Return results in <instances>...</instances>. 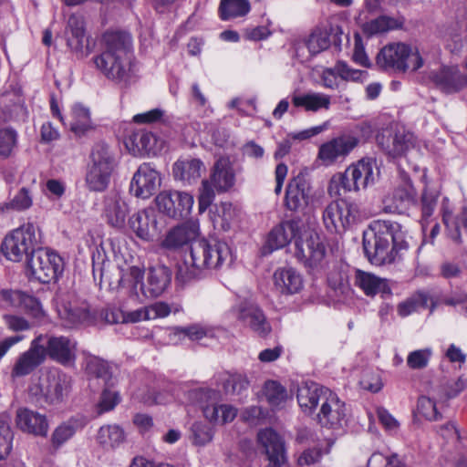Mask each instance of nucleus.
I'll list each match as a JSON object with an SVG mask.
<instances>
[{"label": "nucleus", "mask_w": 467, "mask_h": 467, "mask_svg": "<svg viewBox=\"0 0 467 467\" xmlns=\"http://www.w3.org/2000/svg\"><path fill=\"white\" fill-rule=\"evenodd\" d=\"M302 222L298 219L284 221L275 226L268 234L265 249L271 253L286 246L295 241V256L309 273L319 272L326 256L325 244L317 233L301 234Z\"/></svg>", "instance_id": "nucleus-1"}, {"label": "nucleus", "mask_w": 467, "mask_h": 467, "mask_svg": "<svg viewBox=\"0 0 467 467\" xmlns=\"http://www.w3.org/2000/svg\"><path fill=\"white\" fill-rule=\"evenodd\" d=\"M363 249L372 265L392 264L409 249L406 232L397 222L373 221L363 234Z\"/></svg>", "instance_id": "nucleus-2"}, {"label": "nucleus", "mask_w": 467, "mask_h": 467, "mask_svg": "<svg viewBox=\"0 0 467 467\" xmlns=\"http://www.w3.org/2000/svg\"><path fill=\"white\" fill-rule=\"evenodd\" d=\"M297 402L302 410L312 414L320 405L317 420L321 427L337 430L348 421L346 404L329 389L315 382L303 383L297 389Z\"/></svg>", "instance_id": "nucleus-3"}, {"label": "nucleus", "mask_w": 467, "mask_h": 467, "mask_svg": "<svg viewBox=\"0 0 467 467\" xmlns=\"http://www.w3.org/2000/svg\"><path fill=\"white\" fill-rule=\"evenodd\" d=\"M41 234L37 225L33 223H24L8 234L1 245L3 254L10 261L21 262L37 250L41 245Z\"/></svg>", "instance_id": "nucleus-4"}, {"label": "nucleus", "mask_w": 467, "mask_h": 467, "mask_svg": "<svg viewBox=\"0 0 467 467\" xmlns=\"http://www.w3.org/2000/svg\"><path fill=\"white\" fill-rule=\"evenodd\" d=\"M115 160L105 143L96 144L90 154V162L87 167L85 183L91 192L105 191L110 182Z\"/></svg>", "instance_id": "nucleus-5"}, {"label": "nucleus", "mask_w": 467, "mask_h": 467, "mask_svg": "<svg viewBox=\"0 0 467 467\" xmlns=\"http://www.w3.org/2000/svg\"><path fill=\"white\" fill-rule=\"evenodd\" d=\"M376 64L384 70L405 72L408 69H419L423 61L416 48L404 43H391L380 49L376 57Z\"/></svg>", "instance_id": "nucleus-6"}, {"label": "nucleus", "mask_w": 467, "mask_h": 467, "mask_svg": "<svg viewBox=\"0 0 467 467\" xmlns=\"http://www.w3.org/2000/svg\"><path fill=\"white\" fill-rule=\"evenodd\" d=\"M26 269L30 275L43 284L56 281L64 269L63 259L41 245L28 257Z\"/></svg>", "instance_id": "nucleus-7"}, {"label": "nucleus", "mask_w": 467, "mask_h": 467, "mask_svg": "<svg viewBox=\"0 0 467 467\" xmlns=\"http://www.w3.org/2000/svg\"><path fill=\"white\" fill-rule=\"evenodd\" d=\"M209 240L199 239L192 244L182 265L178 266L176 278L183 283L198 279L209 271Z\"/></svg>", "instance_id": "nucleus-8"}, {"label": "nucleus", "mask_w": 467, "mask_h": 467, "mask_svg": "<svg viewBox=\"0 0 467 467\" xmlns=\"http://www.w3.org/2000/svg\"><path fill=\"white\" fill-rule=\"evenodd\" d=\"M93 61L101 74L121 88H128L136 81L131 57L100 54L94 57Z\"/></svg>", "instance_id": "nucleus-9"}, {"label": "nucleus", "mask_w": 467, "mask_h": 467, "mask_svg": "<svg viewBox=\"0 0 467 467\" xmlns=\"http://www.w3.org/2000/svg\"><path fill=\"white\" fill-rule=\"evenodd\" d=\"M360 219L358 205L343 199L331 202L323 212V222L330 233H342Z\"/></svg>", "instance_id": "nucleus-10"}, {"label": "nucleus", "mask_w": 467, "mask_h": 467, "mask_svg": "<svg viewBox=\"0 0 467 467\" xmlns=\"http://www.w3.org/2000/svg\"><path fill=\"white\" fill-rule=\"evenodd\" d=\"M39 344L43 346L45 359L48 357L52 360L67 366L75 362L77 358V342L65 336H52L41 334L36 337Z\"/></svg>", "instance_id": "nucleus-11"}, {"label": "nucleus", "mask_w": 467, "mask_h": 467, "mask_svg": "<svg viewBox=\"0 0 467 467\" xmlns=\"http://www.w3.org/2000/svg\"><path fill=\"white\" fill-rule=\"evenodd\" d=\"M70 387V376L60 370H53L40 380L34 393H39L47 404H58L67 396Z\"/></svg>", "instance_id": "nucleus-12"}, {"label": "nucleus", "mask_w": 467, "mask_h": 467, "mask_svg": "<svg viewBox=\"0 0 467 467\" xmlns=\"http://www.w3.org/2000/svg\"><path fill=\"white\" fill-rule=\"evenodd\" d=\"M155 202L160 212L171 218L180 219L190 214L193 197L184 192L165 191L157 195Z\"/></svg>", "instance_id": "nucleus-13"}, {"label": "nucleus", "mask_w": 467, "mask_h": 467, "mask_svg": "<svg viewBox=\"0 0 467 467\" xmlns=\"http://www.w3.org/2000/svg\"><path fill=\"white\" fill-rule=\"evenodd\" d=\"M129 225L139 238L151 241L161 234L165 223L153 209H145L134 213L129 219Z\"/></svg>", "instance_id": "nucleus-14"}, {"label": "nucleus", "mask_w": 467, "mask_h": 467, "mask_svg": "<svg viewBox=\"0 0 467 467\" xmlns=\"http://www.w3.org/2000/svg\"><path fill=\"white\" fill-rule=\"evenodd\" d=\"M377 145L389 158L402 157L413 146L412 135L404 130L382 129L376 135Z\"/></svg>", "instance_id": "nucleus-15"}, {"label": "nucleus", "mask_w": 467, "mask_h": 467, "mask_svg": "<svg viewBox=\"0 0 467 467\" xmlns=\"http://www.w3.org/2000/svg\"><path fill=\"white\" fill-rule=\"evenodd\" d=\"M358 144V139L350 133H342L323 143L318 150V159L323 164L328 166L338 159L345 158Z\"/></svg>", "instance_id": "nucleus-16"}, {"label": "nucleus", "mask_w": 467, "mask_h": 467, "mask_svg": "<svg viewBox=\"0 0 467 467\" xmlns=\"http://www.w3.org/2000/svg\"><path fill=\"white\" fill-rule=\"evenodd\" d=\"M311 190L310 182L303 172L291 178L285 189L286 208L294 212L304 211L309 204Z\"/></svg>", "instance_id": "nucleus-17"}, {"label": "nucleus", "mask_w": 467, "mask_h": 467, "mask_svg": "<svg viewBox=\"0 0 467 467\" xmlns=\"http://www.w3.org/2000/svg\"><path fill=\"white\" fill-rule=\"evenodd\" d=\"M236 318L249 327L259 336L265 337L271 331L263 310L254 302L244 300L232 308Z\"/></svg>", "instance_id": "nucleus-18"}, {"label": "nucleus", "mask_w": 467, "mask_h": 467, "mask_svg": "<svg viewBox=\"0 0 467 467\" xmlns=\"http://www.w3.org/2000/svg\"><path fill=\"white\" fill-rule=\"evenodd\" d=\"M257 441L268 460L265 467H283L286 463L285 442L276 431L271 428L261 430Z\"/></svg>", "instance_id": "nucleus-19"}, {"label": "nucleus", "mask_w": 467, "mask_h": 467, "mask_svg": "<svg viewBox=\"0 0 467 467\" xmlns=\"http://www.w3.org/2000/svg\"><path fill=\"white\" fill-rule=\"evenodd\" d=\"M45 361L43 346L35 337L31 341L28 349L22 352L16 358L11 369V377L16 379L28 376L44 364Z\"/></svg>", "instance_id": "nucleus-20"}, {"label": "nucleus", "mask_w": 467, "mask_h": 467, "mask_svg": "<svg viewBox=\"0 0 467 467\" xmlns=\"http://www.w3.org/2000/svg\"><path fill=\"white\" fill-rule=\"evenodd\" d=\"M161 185L159 172L150 163H142L134 173L130 182V192L134 196L148 199Z\"/></svg>", "instance_id": "nucleus-21"}, {"label": "nucleus", "mask_w": 467, "mask_h": 467, "mask_svg": "<svg viewBox=\"0 0 467 467\" xmlns=\"http://www.w3.org/2000/svg\"><path fill=\"white\" fill-rule=\"evenodd\" d=\"M431 80L445 93H454L467 87V75L462 73L457 67H442L431 71Z\"/></svg>", "instance_id": "nucleus-22"}, {"label": "nucleus", "mask_w": 467, "mask_h": 467, "mask_svg": "<svg viewBox=\"0 0 467 467\" xmlns=\"http://www.w3.org/2000/svg\"><path fill=\"white\" fill-rule=\"evenodd\" d=\"M199 235L198 226L186 223L171 229L161 242V246L168 250H178L184 246H192Z\"/></svg>", "instance_id": "nucleus-23"}, {"label": "nucleus", "mask_w": 467, "mask_h": 467, "mask_svg": "<svg viewBox=\"0 0 467 467\" xmlns=\"http://www.w3.org/2000/svg\"><path fill=\"white\" fill-rule=\"evenodd\" d=\"M210 181L217 192H228L235 183V172L229 158L220 157L214 163Z\"/></svg>", "instance_id": "nucleus-24"}, {"label": "nucleus", "mask_w": 467, "mask_h": 467, "mask_svg": "<svg viewBox=\"0 0 467 467\" xmlns=\"http://www.w3.org/2000/svg\"><path fill=\"white\" fill-rule=\"evenodd\" d=\"M142 280L143 270L139 266H130L121 270L119 287L124 290L130 298L142 302L140 292H141L143 296L147 295Z\"/></svg>", "instance_id": "nucleus-25"}, {"label": "nucleus", "mask_w": 467, "mask_h": 467, "mask_svg": "<svg viewBox=\"0 0 467 467\" xmlns=\"http://www.w3.org/2000/svg\"><path fill=\"white\" fill-rule=\"evenodd\" d=\"M16 424L24 432L46 437L48 422L45 415L28 409H19L16 412Z\"/></svg>", "instance_id": "nucleus-26"}, {"label": "nucleus", "mask_w": 467, "mask_h": 467, "mask_svg": "<svg viewBox=\"0 0 467 467\" xmlns=\"http://www.w3.org/2000/svg\"><path fill=\"white\" fill-rule=\"evenodd\" d=\"M274 284L276 289L285 295L298 293L304 285L301 274L292 266L277 268L274 273Z\"/></svg>", "instance_id": "nucleus-27"}, {"label": "nucleus", "mask_w": 467, "mask_h": 467, "mask_svg": "<svg viewBox=\"0 0 467 467\" xmlns=\"http://www.w3.org/2000/svg\"><path fill=\"white\" fill-rule=\"evenodd\" d=\"M348 170L358 190L374 184L379 173L376 161L371 158L362 159L356 164L349 166Z\"/></svg>", "instance_id": "nucleus-28"}, {"label": "nucleus", "mask_w": 467, "mask_h": 467, "mask_svg": "<svg viewBox=\"0 0 467 467\" xmlns=\"http://www.w3.org/2000/svg\"><path fill=\"white\" fill-rule=\"evenodd\" d=\"M171 270L163 265H157L149 268L145 297H157L169 286L171 281Z\"/></svg>", "instance_id": "nucleus-29"}, {"label": "nucleus", "mask_w": 467, "mask_h": 467, "mask_svg": "<svg viewBox=\"0 0 467 467\" xmlns=\"http://www.w3.org/2000/svg\"><path fill=\"white\" fill-rule=\"evenodd\" d=\"M366 74V71L351 68L344 61H337L333 67L326 68L323 71L321 78L324 87L336 89L337 88V76L343 80L358 81L360 80Z\"/></svg>", "instance_id": "nucleus-30"}, {"label": "nucleus", "mask_w": 467, "mask_h": 467, "mask_svg": "<svg viewBox=\"0 0 467 467\" xmlns=\"http://www.w3.org/2000/svg\"><path fill=\"white\" fill-rule=\"evenodd\" d=\"M128 213V204L119 194L109 193L105 196L103 214L111 226L116 228L124 226Z\"/></svg>", "instance_id": "nucleus-31"}, {"label": "nucleus", "mask_w": 467, "mask_h": 467, "mask_svg": "<svg viewBox=\"0 0 467 467\" xmlns=\"http://www.w3.org/2000/svg\"><path fill=\"white\" fill-rule=\"evenodd\" d=\"M104 50L101 54L132 58V40L126 32H108L103 36Z\"/></svg>", "instance_id": "nucleus-32"}, {"label": "nucleus", "mask_w": 467, "mask_h": 467, "mask_svg": "<svg viewBox=\"0 0 467 467\" xmlns=\"http://www.w3.org/2000/svg\"><path fill=\"white\" fill-rule=\"evenodd\" d=\"M58 315L67 327H76L91 320L89 306L86 302L68 301L58 309Z\"/></svg>", "instance_id": "nucleus-33"}, {"label": "nucleus", "mask_w": 467, "mask_h": 467, "mask_svg": "<svg viewBox=\"0 0 467 467\" xmlns=\"http://www.w3.org/2000/svg\"><path fill=\"white\" fill-rule=\"evenodd\" d=\"M134 154L156 155L162 150L163 140L147 130H138L130 137Z\"/></svg>", "instance_id": "nucleus-34"}, {"label": "nucleus", "mask_w": 467, "mask_h": 467, "mask_svg": "<svg viewBox=\"0 0 467 467\" xmlns=\"http://www.w3.org/2000/svg\"><path fill=\"white\" fill-rule=\"evenodd\" d=\"M354 283L368 296H374L379 293L390 294L386 279L362 270H356Z\"/></svg>", "instance_id": "nucleus-35"}, {"label": "nucleus", "mask_w": 467, "mask_h": 467, "mask_svg": "<svg viewBox=\"0 0 467 467\" xmlns=\"http://www.w3.org/2000/svg\"><path fill=\"white\" fill-rule=\"evenodd\" d=\"M203 171V163L199 159L178 160L172 168L174 178L189 184L196 182Z\"/></svg>", "instance_id": "nucleus-36"}, {"label": "nucleus", "mask_w": 467, "mask_h": 467, "mask_svg": "<svg viewBox=\"0 0 467 467\" xmlns=\"http://www.w3.org/2000/svg\"><path fill=\"white\" fill-rule=\"evenodd\" d=\"M67 44L75 52H82L85 39V22L81 16L71 15L66 28Z\"/></svg>", "instance_id": "nucleus-37"}, {"label": "nucleus", "mask_w": 467, "mask_h": 467, "mask_svg": "<svg viewBox=\"0 0 467 467\" xmlns=\"http://www.w3.org/2000/svg\"><path fill=\"white\" fill-rule=\"evenodd\" d=\"M414 194L411 188H397L390 198L385 201L383 211L389 213H403L413 203Z\"/></svg>", "instance_id": "nucleus-38"}, {"label": "nucleus", "mask_w": 467, "mask_h": 467, "mask_svg": "<svg viewBox=\"0 0 467 467\" xmlns=\"http://www.w3.org/2000/svg\"><path fill=\"white\" fill-rule=\"evenodd\" d=\"M126 440L124 430L117 424L101 426L98 431L97 441L106 450L118 448Z\"/></svg>", "instance_id": "nucleus-39"}, {"label": "nucleus", "mask_w": 467, "mask_h": 467, "mask_svg": "<svg viewBox=\"0 0 467 467\" xmlns=\"http://www.w3.org/2000/svg\"><path fill=\"white\" fill-rule=\"evenodd\" d=\"M292 103L295 107H301L306 111L314 112L321 109H328L331 104L330 96L316 92L295 95L292 98Z\"/></svg>", "instance_id": "nucleus-40"}, {"label": "nucleus", "mask_w": 467, "mask_h": 467, "mask_svg": "<svg viewBox=\"0 0 467 467\" xmlns=\"http://www.w3.org/2000/svg\"><path fill=\"white\" fill-rule=\"evenodd\" d=\"M209 270L219 269L224 264L232 263V252L229 245L219 240H209Z\"/></svg>", "instance_id": "nucleus-41"}, {"label": "nucleus", "mask_w": 467, "mask_h": 467, "mask_svg": "<svg viewBox=\"0 0 467 467\" xmlns=\"http://www.w3.org/2000/svg\"><path fill=\"white\" fill-rule=\"evenodd\" d=\"M215 395L213 390L201 388L190 391V399L202 405L203 416L210 421L219 422V406L213 404L203 405L210 399L215 398Z\"/></svg>", "instance_id": "nucleus-42"}, {"label": "nucleus", "mask_w": 467, "mask_h": 467, "mask_svg": "<svg viewBox=\"0 0 467 467\" xmlns=\"http://www.w3.org/2000/svg\"><path fill=\"white\" fill-rule=\"evenodd\" d=\"M358 191L359 190L353 182L348 168L344 172L333 175L327 187V192L331 197H341L348 192Z\"/></svg>", "instance_id": "nucleus-43"}, {"label": "nucleus", "mask_w": 467, "mask_h": 467, "mask_svg": "<svg viewBox=\"0 0 467 467\" xmlns=\"http://www.w3.org/2000/svg\"><path fill=\"white\" fill-rule=\"evenodd\" d=\"M33 204V196L26 187H22L15 196L6 202L0 203V213L10 212H24Z\"/></svg>", "instance_id": "nucleus-44"}, {"label": "nucleus", "mask_w": 467, "mask_h": 467, "mask_svg": "<svg viewBox=\"0 0 467 467\" xmlns=\"http://www.w3.org/2000/svg\"><path fill=\"white\" fill-rule=\"evenodd\" d=\"M250 11L248 0H221L219 6L220 17L223 20H231L242 17Z\"/></svg>", "instance_id": "nucleus-45"}, {"label": "nucleus", "mask_w": 467, "mask_h": 467, "mask_svg": "<svg viewBox=\"0 0 467 467\" xmlns=\"http://www.w3.org/2000/svg\"><path fill=\"white\" fill-rule=\"evenodd\" d=\"M172 331L174 336L179 337L183 336L191 341H199L205 337H213V329L202 323H193L184 327H174Z\"/></svg>", "instance_id": "nucleus-46"}, {"label": "nucleus", "mask_w": 467, "mask_h": 467, "mask_svg": "<svg viewBox=\"0 0 467 467\" xmlns=\"http://www.w3.org/2000/svg\"><path fill=\"white\" fill-rule=\"evenodd\" d=\"M214 435L213 428L205 422L196 421L189 429V440L197 447H203L210 443Z\"/></svg>", "instance_id": "nucleus-47"}, {"label": "nucleus", "mask_w": 467, "mask_h": 467, "mask_svg": "<svg viewBox=\"0 0 467 467\" xmlns=\"http://www.w3.org/2000/svg\"><path fill=\"white\" fill-rule=\"evenodd\" d=\"M73 120L70 123V130L78 136L84 135L92 129L88 109L80 104H76L72 109Z\"/></svg>", "instance_id": "nucleus-48"}, {"label": "nucleus", "mask_w": 467, "mask_h": 467, "mask_svg": "<svg viewBox=\"0 0 467 467\" xmlns=\"http://www.w3.org/2000/svg\"><path fill=\"white\" fill-rule=\"evenodd\" d=\"M399 26L396 19L387 16H380L378 18L368 21L362 25V31L368 36H373L395 29Z\"/></svg>", "instance_id": "nucleus-49"}, {"label": "nucleus", "mask_w": 467, "mask_h": 467, "mask_svg": "<svg viewBox=\"0 0 467 467\" xmlns=\"http://www.w3.org/2000/svg\"><path fill=\"white\" fill-rule=\"evenodd\" d=\"M327 284L337 296H347L350 292L348 275L341 268H334L328 274Z\"/></svg>", "instance_id": "nucleus-50"}, {"label": "nucleus", "mask_w": 467, "mask_h": 467, "mask_svg": "<svg viewBox=\"0 0 467 467\" xmlns=\"http://www.w3.org/2000/svg\"><path fill=\"white\" fill-rule=\"evenodd\" d=\"M13 434L10 429V417L0 415V460L5 459L12 450Z\"/></svg>", "instance_id": "nucleus-51"}, {"label": "nucleus", "mask_w": 467, "mask_h": 467, "mask_svg": "<svg viewBox=\"0 0 467 467\" xmlns=\"http://www.w3.org/2000/svg\"><path fill=\"white\" fill-rule=\"evenodd\" d=\"M86 370L89 375L102 379L105 383L111 378L109 364L98 357L92 356L86 359Z\"/></svg>", "instance_id": "nucleus-52"}, {"label": "nucleus", "mask_w": 467, "mask_h": 467, "mask_svg": "<svg viewBox=\"0 0 467 467\" xmlns=\"http://www.w3.org/2000/svg\"><path fill=\"white\" fill-rule=\"evenodd\" d=\"M264 394L272 407L281 405L287 397L285 389L275 380H268L265 383Z\"/></svg>", "instance_id": "nucleus-53"}, {"label": "nucleus", "mask_w": 467, "mask_h": 467, "mask_svg": "<svg viewBox=\"0 0 467 467\" xmlns=\"http://www.w3.org/2000/svg\"><path fill=\"white\" fill-rule=\"evenodd\" d=\"M306 47L312 55L326 50L330 46V39L327 30H315L306 42Z\"/></svg>", "instance_id": "nucleus-54"}, {"label": "nucleus", "mask_w": 467, "mask_h": 467, "mask_svg": "<svg viewBox=\"0 0 467 467\" xmlns=\"http://www.w3.org/2000/svg\"><path fill=\"white\" fill-rule=\"evenodd\" d=\"M75 428L71 424L63 423L57 426L51 435V446L54 451L58 450L65 442L73 437Z\"/></svg>", "instance_id": "nucleus-55"}, {"label": "nucleus", "mask_w": 467, "mask_h": 467, "mask_svg": "<svg viewBox=\"0 0 467 467\" xmlns=\"http://www.w3.org/2000/svg\"><path fill=\"white\" fill-rule=\"evenodd\" d=\"M432 355L431 348L418 349L410 352L407 357V365L411 369L425 368Z\"/></svg>", "instance_id": "nucleus-56"}, {"label": "nucleus", "mask_w": 467, "mask_h": 467, "mask_svg": "<svg viewBox=\"0 0 467 467\" xmlns=\"http://www.w3.org/2000/svg\"><path fill=\"white\" fill-rule=\"evenodd\" d=\"M417 412L428 420H438L441 418V415L437 410L435 401L426 396L419 398Z\"/></svg>", "instance_id": "nucleus-57"}, {"label": "nucleus", "mask_w": 467, "mask_h": 467, "mask_svg": "<svg viewBox=\"0 0 467 467\" xmlns=\"http://www.w3.org/2000/svg\"><path fill=\"white\" fill-rule=\"evenodd\" d=\"M16 142V133L14 130L0 129V155L4 158L10 156Z\"/></svg>", "instance_id": "nucleus-58"}, {"label": "nucleus", "mask_w": 467, "mask_h": 467, "mask_svg": "<svg viewBox=\"0 0 467 467\" xmlns=\"http://www.w3.org/2000/svg\"><path fill=\"white\" fill-rule=\"evenodd\" d=\"M249 386L247 378L244 375H233L224 383L226 393L239 395Z\"/></svg>", "instance_id": "nucleus-59"}, {"label": "nucleus", "mask_w": 467, "mask_h": 467, "mask_svg": "<svg viewBox=\"0 0 467 467\" xmlns=\"http://www.w3.org/2000/svg\"><path fill=\"white\" fill-rule=\"evenodd\" d=\"M215 189L211 181H202L199 195V210L203 213L213 202L215 198Z\"/></svg>", "instance_id": "nucleus-60"}, {"label": "nucleus", "mask_w": 467, "mask_h": 467, "mask_svg": "<svg viewBox=\"0 0 467 467\" xmlns=\"http://www.w3.org/2000/svg\"><path fill=\"white\" fill-rule=\"evenodd\" d=\"M119 401V397L117 392L104 389L98 404V413L102 414L113 410Z\"/></svg>", "instance_id": "nucleus-61"}, {"label": "nucleus", "mask_w": 467, "mask_h": 467, "mask_svg": "<svg viewBox=\"0 0 467 467\" xmlns=\"http://www.w3.org/2000/svg\"><path fill=\"white\" fill-rule=\"evenodd\" d=\"M171 314L170 304L166 302H156L146 307V317L148 319L162 318Z\"/></svg>", "instance_id": "nucleus-62"}, {"label": "nucleus", "mask_w": 467, "mask_h": 467, "mask_svg": "<svg viewBox=\"0 0 467 467\" xmlns=\"http://www.w3.org/2000/svg\"><path fill=\"white\" fill-rule=\"evenodd\" d=\"M20 309H23L24 311L36 317H39L42 312L39 300L34 296L28 295L26 293H24Z\"/></svg>", "instance_id": "nucleus-63"}, {"label": "nucleus", "mask_w": 467, "mask_h": 467, "mask_svg": "<svg viewBox=\"0 0 467 467\" xmlns=\"http://www.w3.org/2000/svg\"><path fill=\"white\" fill-rule=\"evenodd\" d=\"M352 58L355 63L368 67L370 66L369 59L365 52L362 39L358 35L355 36V44Z\"/></svg>", "instance_id": "nucleus-64"}]
</instances>
